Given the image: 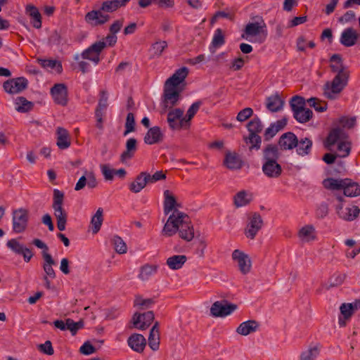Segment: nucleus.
<instances>
[{
  "mask_svg": "<svg viewBox=\"0 0 360 360\" xmlns=\"http://www.w3.org/2000/svg\"><path fill=\"white\" fill-rule=\"evenodd\" d=\"M304 103L303 98L297 96H294L290 101V105L293 113H295L297 110L304 109Z\"/></svg>",
  "mask_w": 360,
  "mask_h": 360,
  "instance_id": "obj_62",
  "label": "nucleus"
},
{
  "mask_svg": "<svg viewBox=\"0 0 360 360\" xmlns=\"http://www.w3.org/2000/svg\"><path fill=\"white\" fill-rule=\"evenodd\" d=\"M237 308L234 304L225 301H217L211 307L210 313L214 317H224L230 315Z\"/></svg>",
  "mask_w": 360,
  "mask_h": 360,
  "instance_id": "obj_13",
  "label": "nucleus"
},
{
  "mask_svg": "<svg viewBox=\"0 0 360 360\" xmlns=\"http://www.w3.org/2000/svg\"><path fill=\"white\" fill-rule=\"evenodd\" d=\"M253 114V110L251 108H245L240 110L236 117V120L238 122H243L250 117Z\"/></svg>",
  "mask_w": 360,
  "mask_h": 360,
  "instance_id": "obj_64",
  "label": "nucleus"
},
{
  "mask_svg": "<svg viewBox=\"0 0 360 360\" xmlns=\"http://www.w3.org/2000/svg\"><path fill=\"white\" fill-rule=\"evenodd\" d=\"M157 268L153 265H144L141 267L139 278L142 281L148 280L151 276L155 274Z\"/></svg>",
  "mask_w": 360,
  "mask_h": 360,
  "instance_id": "obj_52",
  "label": "nucleus"
},
{
  "mask_svg": "<svg viewBox=\"0 0 360 360\" xmlns=\"http://www.w3.org/2000/svg\"><path fill=\"white\" fill-rule=\"evenodd\" d=\"M167 113V121L172 130L186 129L184 120V110L181 108H170Z\"/></svg>",
  "mask_w": 360,
  "mask_h": 360,
  "instance_id": "obj_9",
  "label": "nucleus"
},
{
  "mask_svg": "<svg viewBox=\"0 0 360 360\" xmlns=\"http://www.w3.org/2000/svg\"><path fill=\"white\" fill-rule=\"evenodd\" d=\"M259 328V323L254 320H249L241 323L236 329V332L241 335H248Z\"/></svg>",
  "mask_w": 360,
  "mask_h": 360,
  "instance_id": "obj_33",
  "label": "nucleus"
},
{
  "mask_svg": "<svg viewBox=\"0 0 360 360\" xmlns=\"http://www.w3.org/2000/svg\"><path fill=\"white\" fill-rule=\"evenodd\" d=\"M6 246L15 254L22 256L25 262H29L34 255L30 248L20 243L17 239L8 240Z\"/></svg>",
  "mask_w": 360,
  "mask_h": 360,
  "instance_id": "obj_12",
  "label": "nucleus"
},
{
  "mask_svg": "<svg viewBox=\"0 0 360 360\" xmlns=\"http://www.w3.org/2000/svg\"><path fill=\"white\" fill-rule=\"evenodd\" d=\"M309 105L318 112H324L327 109V104L316 98H311L307 101Z\"/></svg>",
  "mask_w": 360,
  "mask_h": 360,
  "instance_id": "obj_57",
  "label": "nucleus"
},
{
  "mask_svg": "<svg viewBox=\"0 0 360 360\" xmlns=\"http://www.w3.org/2000/svg\"><path fill=\"white\" fill-rule=\"evenodd\" d=\"M136 150V140L130 138L126 143V150L121 155V160L125 162L131 159Z\"/></svg>",
  "mask_w": 360,
  "mask_h": 360,
  "instance_id": "obj_43",
  "label": "nucleus"
},
{
  "mask_svg": "<svg viewBox=\"0 0 360 360\" xmlns=\"http://www.w3.org/2000/svg\"><path fill=\"white\" fill-rule=\"evenodd\" d=\"M74 59L77 62L78 67L83 73L90 70L91 66L89 63L86 61L87 60L86 59H82V54L80 56L76 55Z\"/></svg>",
  "mask_w": 360,
  "mask_h": 360,
  "instance_id": "obj_63",
  "label": "nucleus"
},
{
  "mask_svg": "<svg viewBox=\"0 0 360 360\" xmlns=\"http://www.w3.org/2000/svg\"><path fill=\"white\" fill-rule=\"evenodd\" d=\"M225 43L224 36L221 29H217L214 33L211 44L209 47L210 51L215 53L217 49Z\"/></svg>",
  "mask_w": 360,
  "mask_h": 360,
  "instance_id": "obj_39",
  "label": "nucleus"
},
{
  "mask_svg": "<svg viewBox=\"0 0 360 360\" xmlns=\"http://www.w3.org/2000/svg\"><path fill=\"white\" fill-rule=\"evenodd\" d=\"M254 199V195L250 191L241 190L233 196V205L236 207L248 205Z\"/></svg>",
  "mask_w": 360,
  "mask_h": 360,
  "instance_id": "obj_26",
  "label": "nucleus"
},
{
  "mask_svg": "<svg viewBox=\"0 0 360 360\" xmlns=\"http://www.w3.org/2000/svg\"><path fill=\"white\" fill-rule=\"evenodd\" d=\"M330 68L333 72L339 74L340 72H348L344 70L342 58L340 55L334 54L330 58Z\"/></svg>",
  "mask_w": 360,
  "mask_h": 360,
  "instance_id": "obj_51",
  "label": "nucleus"
},
{
  "mask_svg": "<svg viewBox=\"0 0 360 360\" xmlns=\"http://www.w3.org/2000/svg\"><path fill=\"white\" fill-rule=\"evenodd\" d=\"M360 34L352 27L345 28L341 33L340 37V42L346 47H350L356 44Z\"/></svg>",
  "mask_w": 360,
  "mask_h": 360,
  "instance_id": "obj_21",
  "label": "nucleus"
},
{
  "mask_svg": "<svg viewBox=\"0 0 360 360\" xmlns=\"http://www.w3.org/2000/svg\"><path fill=\"white\" fill-rule=\"evenodd\" d=\"M345 179L328 178L323 181V184L326 188L330 190H339L342 189V187L345 185Z\"/></svg>",
  "mask_w": 360,
  "mask_h": 360,
  "instance_id": "obj_47",
  "label": "nucleus"
},
{
  "mask_svg": "<svg viewBox=\"0 0 360 360\" xmlns=\"http://www.w3.org/2000/svg\"><path fill=\"white\" fill-rule=\"evenodd\" d=\"M278 150L274 146H268L264 150L262 172L269 178H278L282 173L281 166L278 163Z\"/></svg>",
  "mask_w": 360,
  "mask_h": 360,
  "instance_id": "obj_2",
  "label": "nucleus"
},
{
  "mask_svg": "<svg viewBox=\"0 0 360 360\" xmlns=\"http://www.w3.org/2000/svg\"><path fill=\"white\" fill-rule=\"evenodd\" d=\"M103 209L99 207L91 217V225L93 233H97L101 227L103 221Z\"/></svg>",
  "mask_w": 360,
  "mask_h": 360,
  "instance_id": "obj_44",
  "label": "nucleus"
},
{
  "mask_svg": "<svg viewBox=\"0 0 360 360\" xmlns=\"http://www.w3.org/2000/svg\"><path fill=\"white\" fill-rule=\"evenodd\" d=\"M64 200L63 192L55 188L53 190V198L52 207L53 214L57 220V227L60 231L65 229L68 214L63 207Z\"/></svg>",
  "mask_w": 360,
  "mask_h": 360,
  "instance_id": "obj_5",
  "label": "nucleus"
},
{
  "mask_svg": "<svg viewBox=\"0 0 360 360\" xmlns=\"http://www.w3.org/2000/svg\"><path fill=\"white\" fill-rule=\"evenodd\" d=\"M177 233L179 237L186 241L189 242L193 239L195 232L190 218L184 223L183 226H181V229Z\"/></svg>",
  "mask_w": 360,
  "mask_h": 360,
  "instance_id": "obj_34",
  "label": "nucleus"
},
{
  "mask_svg": "<svg viewBox=\"0 0 360 360\" xmlns=\"http://www.w3.org/2000/svg\"><path fill=\"white\" fill-rule=\"evenodd\" d=\"M188 74V69L181 68L168 78L164 86L162 107L165 109L172 108L180 100V94L183 91L182 84Z\"/></svg>",
  "mask_w": 360,
  "mask_h": 360,
  "instance_id": "obj_1",
  "label": "nucleus"
},
{
  "mask_svg": "<svg viewBox=\"0 0 360 360\" xmlns=\"http://www.w3.org/2000/svg\"><path fill=\"white\" fill-rule=\"evenodd\" d=\"M319 354V347L311 346L302 352L300 360H315Z\"/></svg>",
  "mask_w": 360,
  "mask_h": 360,
  "instance_id": "obj_49",
  "label": "nucleus"
},
{
  "mask_svg": "<svg viewBox=\"0 0 360 360\" xmlns=\"http://www.w3.org/2000/svg\"><path fill=\"white\" fill-rule=\"evenodd\" d=\"M224 162L231 169H240L242 166V161L236 153H227Z\"/></svg>",
  "mask_w": 360,
  "mask_h": 360,
  "instance_id": "obj_38",
  "label": "nucleus"
},
{
  "mask_svg": "<svg viewBox=\"0 0 360 360\" xmlns=\"http://www.w3.org/2000/svg\"><path fill=\"white\" fill-rule=\"evenodd\" d=\"M350 150V142L342 140L338 143L336 156L339 158H346L349 155Z\"/></svg>",
  "mask_w": 360,
  "mask_h": 360,
  "instance_id": "obj_48",
  "label": "nucleus"
},
{
  "mask_svg": "<svg viewBox=\"0 0 360 360\" xmlns=\"http://www.w3.org/2000/svg\"><path fill=\"white\" fill-rule=\"evenodd\" d=\"M348 72H340L331 82H327L323 86V94L329 99H334L342 91L347 83Z\"/></svg>",
  "mask_w": 360,
  "mask_h": 360,
  "instance_id": "obj_6",
  "label": "nucleus"
},
{
  "mask_svg": "<svg viewBox=\"0 0 360 360\" xmlns=\"http://www.w3.org/2000/svg\"><path fill=\"white\" fill-rule=\"evenodd\" d=\"M83 327L84 322L82 321L75 322L71 319H67V329L71 332L72 335H75Z\"/></svg>",
  "mask_w": 360,
  "mask_h": 360,
  "instance_id": "obj_56",
  "label": "nucleus"
},
{
  "mask_svg": "<svg viewBox=\"0 0 360 360\" xmlns=\"http://www.w3.org/2000/svg\"><path fill=\"white\" fill-rule=\"evenodd\" d=\"M25 13L30 18V22L37 29L41 27V15L38 8L32 4L25 6Z\"/></svg>",
  "mask_w": 360,
  "mask_h": 360,
  "instance_id": "obj_29",
  "label": "nucleus"
},
{
  "mask_svg": "<svg viewBox=\"0 0 360 360\" xmlns=\"http://www.w3.org/2000/svg\"><path fill=\"white\" fill-rule=\"evenodd\" d=\"M109 20L110 15L104 13L101 8L98 10H93L88 12L85 15L86 22L93 26L103 25Z\"/></svg>",
  "mask_w": 360,
  "mask_h": 360,
  "instance_id": "obj_16",
  "label": "nucleus"
},
{
  "mask_svg": "<svg viewBox=\"0 0 360 360\" xmlns=\"http://www.w3.org/2000/svg\"><path fill=\"white\" fill-rule=\"evenodd\" d=\"M263 226V220L258 213H253L249 217L247 224L245 235L250 239H254Z\"/></svg>",
  "mask_w": 360,
  "mask_h": 360,
  "instance_id": "obj_11",
  "label": "nucleus"
},
{
  "mask_svg": "<svg viewBox=\"0 0 360 360\" xmlns=\"http://www.w3.org/2000/svg\"><path fill=\"white\" fill-rule=\"evenodd\" d=\"M164 212L165 214H168L170 212H173L179 206L177 203L174 195L169 190L164 191Z\"/></svg>",
  "mask_w": 360,
  "mask_h": 360,
  "instance_id": "obj_32",
  "label": "nucleus"
},
{
  "mask_svg": "<svg viewBox=\"0 0 360 360\" xmlns=\"http://www.w3.org/2000/svg\"><path fill=\"white\" fill-rule=\"evenodd\" d=\"M97 181L94 173L92 171H85L84 175L82 176L77 182L75 190L80 191L87 185L88 187L94 188L97 186Z\"/></svg>",
  "mask_w": 360,
  "mask_h": 360,
  "instance_id": "obj_24",
  "label": "nucleus"
},
{
  "mask_svg": "<svg viewBox=\"0 0 360 360\" xmlns=\"http://www.w3.org/2000/svg\"><path fill=\"white\" fill-rule=\"evenodd\" d=\"M267 34L266 25L263 20H261L248 23L242 37L252 43L262 44L266 40Z\"/></svg>",
  "mask_w": 360,
  "mask_h": 360,
  "instance_id": "obj_3",
  "label": "nucleus"
},
{
  "mask_svg": "<svg viewBox=\"0 0 360 360\" xmlns=\"http://www.w3.org/2000/svg\"><path fill=\"white\" fill-rule=\"evenodd\" d=\"M189 219L188 216L185 213L175 210L168 217L165 223L162 233L166 236H172L176 234Z\"/></svg>",
  "mask_w": 360,
  "mask_h": 360,
  "instance_id": "obj_4",
  "label": "nucleus"
},
{
  "mask_svg": "<svg viewBox=\"0 0 360 360\" xmlns=\"http://www.w3.org/2000/svg\"><path fill=\"white\" fill-rule=\"evenodd\" d=\"M283 100L278 94L271 95L266 98V108L271 112H278L281 110L283 108Z\"/></svg>",
  "mask_w": 360,
  "mask_h": 360,
  "instance_id": "obj_35",
  "label": "nucleus"
},
{
  "mask_svg": "<svg viewBox=\"0 0 360 360\" xmlns=\"http://www.w3.org/2000/svg\"><path fill=\"white\" fill-rule=\"evenodd\" d=\"M15 109L19 112H27L33 108V103L25 97L18 96L14 101Z\"/></svg>",
  "mask_w": 360,
  "mask_h": 360,
  "instance_id": "obj_41",
  "label": "nucleus"
},
{
  "mask_svg": "<svg viewBox=\"0 0 360 360\" xmlns=\"http://www.w3.org/2000/svg\"><path fill=\"white\" fill-rule=\"evenodd\" d=\"M313 112L309 109L304 108V109L295 111L294 117L300 123L308 122L312 117Z\"/></svg>",
  "mask_w": 360,
  "mask_h": 360,
  "instance_id": "obj_50",
  "label": "nucleus"
},
{
  "mask_svg": "<svg viewBox=\"0 0 360 360\" xmlns=\"http://www.w3.org/2000/svg\"><path fill=\"white\" fill-rule=\"evenodd\" d=\"M297 236L302 243H311L317 240V232L313 225L307 224L300 229Z\"/></svg>",
  "mask_w": 360,
  "mask_h": 360,
  "instance_id": "obj_20",
  "label": "nucleus"
},
{
  "mask_svg": "<svg viewBox=\"0 0 360 360\" xmlns=\"http://www.w3.org/2000/svg\"><path fill=\"white\" fill-rule=\"evenodd\" d=\"M148 345L149 347L153 351H156L159 349L160 346V331L158 328V323L152 327L150 335L148 337Z\"/></svg>",
  "mask_w": 360,
  "mask_h": 360,
  "instance_id": "obj_37",
  "label": "nucleus"
},
{
  "mask_svg": "<svg viewBox=\"0 0 360 360\" xmlns=\"http://www.w3.org/2000/svg\"><path fill=\"white\" fill-rule=\"evenodd\" d=\"M105 47V43L96 41L82 53V59H86L97 65L101 60L100 54Z\"/></svg>",
  "mask_w": 360,
  "mask_h": 360,
  "instance_id": "obj_8",
  "label": "nucleus"
},
{
  "mask_svg": "<svg viewBox=\"0 0 360 360\" xmlns=\"http://www.w3.org/2000/svg\"><path fill=\"white\" fill-rule=\"evenodd\" d=\"M43 259L44 263L42 266L44 271L43 281L45 288L48 290H51L53 288L51 281L53 280L56 276L53 268V266L55 265L56 263L49 253L44 252Z\"/></svg>",
  "mask_w": 360,
  "mask_h": 360,
  "instance_id": "obj_7",
  "label": "nucleus"
},
{
  "mask_svg": "<svg viewBox=\"0 0 360 360\" xmlns=\"http://www.w3.org/2000/svg\"><path fill=\"white\" fill-rule=\"evenodd\" d=\"M167 47V43L165 41H158L153 43L149 49L151 57L160 56Z\"/></svg>",
  "mask_w": 360,
  "mask_h": 360,
  "instance_id": "obj_46",
  "label": "nucleus"
},
{
  "mask_svg": "<svg viewBox=\"0 0 360 360\" xmlns=\"http://www.w3.org/2000/svg\"><path fill=\"white\" fill-rule=\"evenodd\" d=\"M232 259L237 263L240 272L246 274L250 272L252 262L248 255L240 250H235L232 252Z\"/></svg>",
  "mask_w": 360,
  "mask_h": 360,
  "instance_id": "obj_14",
  "label": "nucleus"
},
{
  "mask_svg": "<svg viewBox=\"0 0 360 360\" xmlns=\"http://www.w3.org/2000/svg\"><path fill=\"white\" fill-rule=\"evenodd\" d=\"M163 134L159 127H153L148 129L144 137V142L153 145L162 141Z\"/></svg>",
  "mask_w": 360,
  "mask_h": 360,
  "instance_id": "obj_28",
  "label": "nucleus"
},
{
  "mask_svg": "<svg viewBox=\"0 0 360 360\" xmlns=\"http://www.w3.org/2000/svg\"><path fill=\"white\" fill-rule=\"evenodd\" d=\"M40 65L47 69L55 70L57 72L62 71L61 63L56 60H40Z\"/></svg>",
  "mask_w": 360,
  "mask_h": 360,
  "instance_id": "obj_54",
  "label": "nucleus"
},
{
  "mask_svg": "<svg viewBox=\"0 0 360 360\" xmlns=\"http://www.w3.org/2000/svg\"><path fill=\"white\" fill-rule=\"evenodd\" d=\"M187 257L184 255H172L167 259L166 264L167 266L172 270H178L182 268Z\"/></svg>",
  "mask_w": 360,
  "mask_h": 360,
  "instance_id": "obj_36",
  "label": "nucleus"
},
{
  "mask_svg": "<svg viewBox=\"0 0 360 360\" xmlns=\"http://www.w3.org/2000/svg\"><path fill=\"white\" fill-rule=\"evenodd\" d=\"M200 106V102L193 103L188 109L186 115L184 116V124L186 125V129L190 128L191 121L198 111Z\"/></svg>",
  "mask_w": 360,
  "mask_h": 360,
  "instance_id": "obj_45",
  "label": "nucleus"
},
{
  "mask_svg": "<svg viewBox=\"0 0 360 360\" xmlns=\"http://www.w3.org/2000/svg\"><path fill=\"white\" fill-rule=\"evenodd\" d=\"M51 94L54 102L58 105L68 103V89L64 84H56L51 89Z\"/></svg>",
  "mask_w": 360,
  "mask_h": 360,
  "instance_id": "obj_18",
  "label": "nucleus"
},
{
  "mask_svg": "<svg viewBox=\"0 0 360 360\" xmlns=\"http://www.w3.org/2000/svg\"><path fill=\"white\" fill-rule=\"evenodd\" d=\"M295 147L298 155L302 156L307 155L311 152L312 141L308 138L301 139L300 141L297 140Z\"/></svg>",
  "mask_w": 360,
  "mask_h": 360,
  "instance_id": "obj_40",
  "label": "nucleus"
},
{
  "mask_svg": "<svg viewBox=\"0 0 360 360\" xmlns=\"http://www.w3.org/2000/svg\"><path fill=\"white\" fill-rule=\"evenodd\" d=\"M146 172H141L129 186V190L134 193L141 192L148 184L149 181L146 176Z\"/></svg>",
  "mask_w": 360,
  "mask_h": 360,
  "instance_id": "obj_27",
  "label": "nucleus"
},
{
  "mask_svg": "<svg viewBox=\"0 0 360 360\" xmlns=\"http://www.w3.org/2000/svg\"><path fill=\"white\" fill-rule=\"evenodd\" d=\"M345 185L342 187L344 194L348 197L360 195V186L349 179H345Z\"/></svg>",
  "mask_w": 360,
  "mask_h": 360,
  "instance_id": "obj_42",
  "label": "nucleus"
},
{
  "mask_svg": "<svg viewBox=\"0 0 360 360\" xmlns=\"http://www.w3.org/2000/svg\"><path fill=\"white\" fill-rule=\"evenodd\" d=\"M71 143L68 131L63 128L58 127L56 129V145L60 149H67Z\"/></svg>",
  "mask_w": 360,
  "mask_h": 360,
  "instance_id": "obj_30",
  "label": "nucleus"
},
{
  "mask_svg": "<svg viewBox=\"0 0 360 360\" xmlns=\"http://www.w3.org/2000/svg\"><path fill=\"white\" fill-rule=\"evenodd\" d=\"M27 81L24 77H18L6 81L3 87L4 91L10 94H16L27 88Z\"/></svg>",
  "mask_w": 360,
  "mask_h": 360,
  "instance_id": "obj_15",
  "label": "nucleus"
},
{
  "mask_svg": "<svg viewBox=\"0 0 360 360\" xmlns=\"http://www.w3.org/2000/svg\"><path fill=\"white\" fill-rule=\"evenodd\" d=\"M101 171L106 181H112L115 175V169H112L109 165H101Z\"/></svg>",
  "mask_w": 360,
  "mask_h": 360,
  "instance_id": "obj_60",
  "label": "nucleus"
},
{
  "mask_svg": "<svg viewBox=\"0 0 360 360\" xmlns=\"http://www.w3.org/2000/svg\"><path fill=\"white\" fill-rule=\"evenodd\" d=\"M337 213L341 219L351 221L359 216L360 210L356 205H350L346 207L339 205L337 207Z\"/></svg>",
  "mask_w": 360,
  "mask_h": 360,
  "instance_id": "obj_22",
  "label": "nucleus"
},
{
  "mask_svg": "<svg viewBox=\"0 0 360 360\" xmlns=\"http://www.w3.org/2000/svg\"><path fill=\"white\" fill-rule=\"evenodd\" d=\"M112 243L115 250L119 254H124L127 252V247L124 241L117 236H113Z\"/></svg>",
  "mask_w": 360,
  "mask_h": 360,
  "instance_id": "obj_53",
  "label": "nucleus"
},
{
  "mask_svg": "<svg viewBox=\"0 0 360 360\" xmlns=\"http://www.w3.org/2000/svg\"><path fill=\"white\" fill-rule=\"evenodd\" d=\"M128 346L137 353H142L146 345V340L139 333L131 335L127 340Z\"/></svg>",
  "mask_w": 360,
  "mask_h": 360,
  "instance_id": "obj_25",
  "label": "nucleus"
},
{
  "mask_svg": "<svg viewBox=\"0 0 360 360\" xmlns=\"http://www.w3.org/2000/svg\"><path fill=\"white\" fill-rule=\"evenodd\" d=\"M97 181L94 173L92 171H85L84 175L82 176L77 182L75 190L80 191L87 185L88 187L94 188L97 186Z\"/></svg>",
  "mask_w": 360,
  "mask_h": 360,
  "instance_id": "obj_23",
  "label": "nucleus"
},
{
  "mask_svg": "<svg viewBox=\"0 0 360 360\" xmlns=\"http://www.w3.org/2000/svg\"><path fill=\"white\" fill-rule=\"evenodd\" d=\"M101 8L102 11H104V13H112L114 11H116L117 9L120 8L118 5L117 4V2L114 0H108L105 1H103Z\"/></svg>",
  "mask_w": 360,
  "mask_h": 360,
  "instance_id": "obj_59",
  "label": "nucleus"
},
{
  "mask_svg": "<svg viewBox=\"0 0 360 360\" xmlns=\"http://www.w3.org/2000/svg\"><path fill=\"white\" fill-rule=\"evenodd\" d=\"M28 212L24 209H19L13 212V231L20 233L25 231L28 222Z\"/></svg>",
  "mask_w": 360,
  "mask_h": 360,
  "instance_id": "obj_10",
  "label": "nucleus"
},
{
  "mask_svg": "<svg viewBox=\"0 0 360 360\" xmlns=\"http://www.w3.org/2000/svg\"><path fill=\"white\" fill-rule=\"evenodd\" d=\"M359 309L360 300H355L352 303L342 304L340 308L342 316L339 317V325L345 326L346 320H348L354 312Z\"/></svg>",
  "mask_w": 360,
  "mask_h": 360,
  "instance_id": "obj_17",
  "label": "nucleus"
},
{
  "mask_svg": "<svg viewBox=\"0 0 360 360\" xmlns=\"http://www.w3.org/2000/svg\"><path fill=\"white\" fill-rule=\"evenodd\" d=\"M297 143V136L292 132L283 134L278 141L279 146L283 150H291Z\"/></svg>",
  "mask_w": 360,
  "mask_h": 360,
  "instance_id": "obj_31",
  "label": "nucleus"
},
{
  "mask_svg": "<svg viewBox=\"0 0 360 360\" xmlns=\"http://www.w3.org/2000/svg\"><path fill=\"white\" fill-rule=\"evenodd\" d=\"M153 319L154 314L150 311L144 314H135L132 317V323L136 328L145 330L152 323Z\"/></svg>",
  "mask_w": 360,
  "mask_h": 360,
  "instance_id": "obj_19",
  "label": "nucleus"
},
{
  "mask_svg": "<svg viewBox=\"0 0 360 360\" xmlns=\"http://www.w3.org/2000/svg\"><path fill=\"white\" fill-rule=\"evenodd\" d=\"M248 129L250 134H258L262 131L263 125L260 120L257 117L253 118L249 123L248 124Z\"/></svg>",
  "mask_w": 360,
  "mask_h": 360,
  "instance_id": "obj_55",
  "label": "nucleus"
},
{
  "mask_svg": "<svg viewBox=\"0 0 360 360\" xmlns=\"http://www.w3.org/2000/svg\"><path fill=\"white\" fill-rule=\"evenodd\" d=\"M245 142L250 144V149H258L261 144V138L258 134H250L249 136L245 139Z\"/></svg>",
  "mask_w": 360,
  "mask_h": 360,
  "instance_id": "obj_58",
  "label": "nucleus"
},
{
  "mask_svg": "<svg viewBox=\"0 0 360 360\" xmlns=\"http://www.w3.org/2000/svg\"><path fill=\"white\" fill-rule=\"evenodd\" d=\"M355 13L353 11H348L344 13L342 16L338 18V21L342 25H345L352 22L355 20Z\"/></svg>",
  "mask_w": 360,
  "mask_h": 360,
  "instance_id": "obj_61",
  "label": "nucleus"
}]
</instances>
